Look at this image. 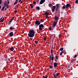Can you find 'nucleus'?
<instances>
[{"instance_id":"1","label":"nucleus","mask_w":78,"mask_h":78,"mask_svg":"<svg viewBox=\"0 0 78 78\" xmlns=\"http://www.w3.org/2000/svg\"><path fill=\"white\" fill-rule=\"evenodd\" d=\"M35 32L34 30H31L29 31V33L28 34V36L30 37V38H32L34 37L35 34Z\"/></svg>"},{"instance_id":"2","label":"nucleus","mask_w":78,"mask_h":78,"mask_svg":"<svg viewBox=\"0 0 78 78\" xmlns=\"http://www.w3.org/2000/svg\"><path fill=\"white\" fill-rule=\"evenodd\" d=\"M59 18L57 16H55V20L56 21L54 20V23H52V27H55L57 23V20H58Z\"/></svg>"},{"instance_id":"3","label":"nucleus","mask_w":78,"mask_h":78,"mask_svg":"<svg viewBox=\"0 0 78 78\" xmlns=\"http://www.w3.org/2000/svg\"><path fill=\"white\" fill-rule=\"evenodd\" d=\"M43 28H44V25L42 24H40L39 26V30H42Z\"/></svg>"},{"instance_id":"4","label":"nucleus","mask_w":78,"mask_h":78,"mask_svg":"<svg viewBox=\"0 0 78 78\" xmlns=\"http://www.w3.org/2000/svg\"><path fill=\"white\" fill-rule=\"evenodd\" d=\"M41 24V21H39L38 20H36L35 21V25H36L37 26V25L38 26H39Z\"/></svg>"},{"instance_id":"5","label":"nucleus","mask_w":78,"mask_h":78,"mask_svg":"<svg viewBox=\"0 0 78 78\" xmlns=\"http://www.w3.org/2000/svg\"><path fill=\"white\" fill-rule=\"evenodd\" d=\"M56 7L54 5L52 7V11L53 12H54L55 10V9H56Z\"/></svg>"},{"instance_id":"6","label":"nucleus","mask_w":78,"mask_h":78,"mask_svg":"<svg viewBox=\"0 0 78 78\" xmlns=\"http://www.w3.org/2000/svg\"><path fill=\"white\" fill-rule=\"evenodd\" d=\"M45 0H41L40 4H43L44 2H45Z\"/></svg>"},{"instance_id":"7","label":"nucleus","mask_w":78,"mask_h":78,"mask_svg":"<svg viewBox=\"0 0 78 78\" xmlns=\"http://www.w3.org/2000/svg\"><path fill=\"white\" fill-rule=\"evenodd\" d=\"M13 35L14 34L12 32H10L9 34V35L10 37H13Z\"/></svg>"},{"instance_id":"8","label":"nucleus","mask_w":78,"mask_h":78,"mask_svg":"<svg viewBox=\"0 0 78 78\" xmlns=\"http://www.w3.org/2000/svg\"><path fill=\"white\" fill-rule=\"evenodd\" d=\"M58 65L57 63L56 62H54V67L55 69L56 67Z\"/></svg>"},{"instance_id":"9","label":"nucleus","mask_w":78,"mask_h":78,"mask_svg":"<svg viewBox=\"0 0 78 78\" xmlns=\"http://www.w3.org/2000/svg\"><path fill=\"white\" fill-rule=\"evenodd\" d=\"M15 17H13V18H12V19H11V20H10L9 21L8 23L9 24H10V23H11V22H12V21H13V20L14 19Z\"/></svg>"},{"instance_id":"10","label":"nucleus","mask_w":78,"mask_h":78,"mask_svg":"<svg viewBox=\"0 0 78 78\" xmlns=\"http://www.w3.org/2000/svg\"><path fill=\"white\" fill-rule=\"evenodd\" d=\"M70 6H71V5H70V4H66V8H67L68 7H70Z\"/></svg>"},{"instance_id":"11","label":"nucleus","mask_w":78,"mask_h":78,"mask_svg":"<svg viewBox=\"0 0 78 78\" xmlns=\"http://www.w3.org/2000/svg\"><path fill=\"white\" fill-rule=\"evenodd\" d=\"M14 49L13 47H12L11 48H10V50L11 51H14Z\"/></svg>"},{"instance_id":"12","label":"nucleus","mask_w":78,"mask_h":78,"mask_svg":"<svg viewBox=\"0 0 78 78\" xmlns=\"http://www.w3.org/2000/svg\"><path fill=\"white\" fill-rule=\"evenodd\" d=\"M36 10H40V7L38 6L36 7Z\"/></svg>"},{"instance_id":"13","label":"nucleus","mask_w":78,"mask_h":78,"mask_svg":"<svg viewBox=\"0 0 78 78\" xmlns=\"http://www.w3.org/2000/svg\"><path fill=\"white\" fill-rule=\"evenodd\" d=\"M65 51L63 50H62V51H61V52L60 54V55H62V54H63V53H65Z\"/></svg>"},{"instance_id":"14","label":"nucleus","mask_w":78,"mask_h":78,"mask_svg":"<svg viewBox=\"0 0 78 78\" xmlns=\"http://www.w3.org/2000/svg\"><path fill=\"white\" fill-rule=\"evenodd\" d=\"M54 54L52 53V57H51V60H54Z\"/></svg>"},{"instance_id":"15","label":"nucleus","mask_w":78,"mask_h":78,"mask_svg":"<svg viewBox=\"0 0 78 78\" xmlns=\"http://www.w3.org/2000/svg\"><path fill=\"white\" fill-rule=\"evenodd\" d=\"M45 13V15L46 16H46H47L48 15H49V13L48 12H46L44 13Z\"/></svg>"},{"instance_id":"16","label":"nucleus","mask_w":78,"mask_h":78,"mask_svg":"<svg viewBox=\"0 0 78 78\" xmlns=\"http://www.w3.org/2000/svg\"><path fill=\"white\" fill-rule=\"evenodd\" d=\"M54 27H53V28H52L51 27H49L48 29L50 30H52L53 29Z\"/></svg>"},{"instance_id":"17","label":"nucleus","mask_w":78,"mask_h":78,"mask_svg":"<svg viewBox=\"0 0 78 78\" xmlns=\"http://www.w3.org/2000/svg\"><path fill=\"white\" fill-rule=\"evenodd\" d=\"M52 74L54 76V77L55 78H58V77H56L55 74L53 73Z\"/></svg>"},{"instance_id":"18","label":"nucleus","mask_w":78,"mask_h":78,"mask_svg":"<svg viewBox=\"0 0 78 78\" xmlns=\"http://www.w3.org/2000/svg\"><path fill=\"white\" fill-rule=\"evenodd\" d=\"M7 5V2H5L4 4V7H6V6Z\"/></svg>"},{"instance_id":"19","label":"nucleus","mask_w":78,"mask_h":78,"mask_svg":"<svg viewBox=\"0 0 78 78\" xmlns=\"http://www.w3.org/2000/svg\"><path fill=\"white\" fill-rule=\"evenodd\" d=\"M14 27H10L9 28V29L10 30H13V29H14Z\"/></svg>"},{"instance_id":"20","label":"nucleus","mask_w":78,"mask_h":78,"mask_svg":"<svg viewBox=\"0 0 78 78\" xmlns=\"http://www.w3.org/2000/svg\"><path fill=\"white\" fill-rule=\"evenodd\" d=\"M30 6H31V9H33L34 7V6L32 4H30Z\"/></svg>"},{"instance_id":"21","label":"nucleus","mask_w":78,"mask_h":78,"mask_svg":"<svg viewBox=\"0 0 78 78\" xmlns=\"http://www.w3.org/2000/svg\"><path fill=\"white\" fill-rule=\"evenodd\" d=\"M56 6L57 7V8L58 9H58L59 7V5L58 4H56Z\"/></svg>"},{"instance_id":"22","label":"nucleus","mask_w":78,"mask_h":78,"mask_svg":"<svg viewBox=\"0 0 78 78\" xmlns=\"http://www.w3.org/2000/svg\"><path fill=\"white\" fill-rule=\"evenodd\" d=\"M66 5H65L64 6H63L62 7V9H66Z\"/></svg>"},{"instance_id":"23","label":"nucleus","mask_w":78,"mask_h":78,"mask_svg":"<svg viewBox=\"0 0 78 78\" xmlns=\"http://www.w3.org/2000/svg\"><path fill=\"white\" fill-rule=\"evenodd\" d=\"M42 78H48V76H43V77H42Z\"/></svg>"},{"instance_id":"24","label":"nucleus","mask_w":78,"mask_h":78,"mask_svg":"<svg viewBox=\"0 0 78 78\" xmlns=\"http://www.w3.org/2000/svg\"><path fill=\"white\" fill-rule=\"evenodd\" d=\"M5 9V6H3V7H2V11H4V9Z\"/></svg>"},{"instance_id":"25","label":"nucleus","mask_w":78,"mask_h":78,"mask_svg":"<svg viewBox=\"0 0 78 78\" xmlns=\"http://www.w3.org/2000/svg\"><path fill=\"white\" fill-rule=\"evenodd\" d=\"M53 52V50L52 49H51V56H52V54Z\"/></svg>"},{"instance_id":"26","label":"nucleus","mask_w":78,"mask_h":78,"mask_svg":"<svg viewBox=\"0 0 78 78\" xmlns=\"http://www.w3.org/2000/svg\"><path fill=\"white\" fill-rule=\"evenodd\" d=\"M64 48H60V50L61 51H62V50H63Z\"/></svg>"},{"instance_id":"27","label":"nucleus","mask_w":78,"mask_h":78,"mask_svg":"<svg viewBox=\"0 0 78 78\" xmlns=\"http://www.w3.org/2000/svg\"><path fill=\"white\" fill-rule=\"evenodd\" d=\"M48 6L49 7H51V6H53V5L52 4H49Z\"/></svg>"},{"instance_id":"28","label":"nucleus","mask_w":78,"mask_h":78,"mask_svg":"<svg viewBox=\"0 0 78 78\" xmlns=\"http://www.w3.org/2000/svg\"><path fill=\"white\" fill-rule=\"evenodd\" d=\"M18 3V2H17L16 1V2H15L14 4V5H16V4H17Z\"/></svg>"},{"instance_id":"29","label":"nucleus","mask_w":78,"mask_h":78,"mask_svg":"<svg viewBox=\"0 0 78 78\" xmlns=\"http://www.w3.org/2000/svg\"><path fill=\"white\" fill-rule=\"evenodd\" d=\"M75 4H78V0H76V1Z\"/></svg>"},{"instance_id":"30","label":"nucleus","mask_w":78,"mask_h":78,"mask_svg":"<svg viewBox=\"0 0 78 78\" xmlns=\"http://www.w3.org/2000/svg\"><path fill=\"white\" fill-rule=\"evenodd\" d=\"M49 68L51 69H52V68H53V66H49Z\"/></svg>"},{"instance_id":"31","label":"nucleus","mask_w":78,"mask_h":78,"mask_svg":"<svg viewBox=\"0 0 78 78\" xmlns=\"http://www.w3.org/2000/svg\"><path fill=\"white\" fill-rule=\"evenodd\" d=\"M33 4H36V1H34L33 2Z\"/></svg>"},{"instance_id":"32","label":"nucleus","mask_w":78,"mask_h":78,"mask_svg":"<svg viewBox=\"0 0 78 78\" xmlns=\"http://www.w3.org/2000/svg\"><path fill=\"white\" fill-rule=\"evenodd\" d=\"M59 73H58L56 74V76H59Z\"/></svg>"},{"instance_id":"33","label":"nucleus","mask_w":78,"mask_h":78,"mask_svg":"<svg viewBox=\"0 0 78 78\" xmlns=\"http://www.w3.org/2000/svg\"><path fill=\"white\" fill-rule=\"evenodd\" d=\"M34 42L36 44H37V43H38V41H35Z\"/></svg>"},{"instance_id":"34","label":"nucleus","mask_w":78,"mask_h":78,"mask_svg":"<svg viewBox=\"0 0 78 78\" xmlns=\"http://www.w3.org/2000/svg\"><path fill=\"white\" fill-rule=\"evenodd\" d=\"M4 18H3L2 20H1V22H4Z\"/></svg>"},{"instance_id":"35","label":"nucleus","mask_w":78,"mask_h":78,"mask_svg":"<svg viewBox=\"0 0 78 78\" xmlns=\"http://www.w3.org/2000/svg\"><path fill=\"white\" fill-rule=\"evenodd\" d=\"M58 8L57 7H56V9H55V11L56 12H57L58 11Z\"/></svg>"},{"instance_id":"36","label":"nucleus","mask_w":78,"mask_h":78,"mask_svg":"<svg viewBox=\"0 0 78 78\" xmlns=\"http://www.w3.org/2000/svg\"><path fill=\"white\" fill-rule=\"evenodd\" d=\"M42 22H43L44 21V20H43V19H41L40 20Z\"/></svg>"},{"instance_id":"37","label":"nucleus","mask_w":78,"mask_h":78,"mask_svg":"<svg viewBox=\"0 0 78 78\" xmlns=\"http://www.w3.org/2000/svg\"><path fill=\"white\" fill-rule=\"evenodd\" d=\"M56 56V59H57V60H58V56H57L56 55H55Z\"/></svg>"},{"instance_id":"38","label":"nucleus","mask_w":78,"mask_h":78,"mask_svg":"<svg viewBox=\"0 0 78 78\" xmlns=\"http://www.w3.org/2000/svg\"><path fill=\"white\" fill-rule=\"evenodd\" d=\"M74 60H72L71 61V63H72V62H73V61H74Z\"/></svg>"},{"instance_id":"39","label":"nucleus","mask_w":78,"mask_h":78,"mask_svg":"<svg viewBox=\"0 0 78 78\" xmlns=\"http://www.w3.org/2000/svg\"><path fill=\"white\" fill-rule=\"evenodd\" d=\"M7 8L9 9V5H8V4H7Z\"/></svg>"},{"instance_id":"40","label":"nucleus","mask_w":78,"mask_h":78,"mask_svg":"<svg viewBox=\"0 0 78 78\" xmlns=\"http://www.w3.org/2000/svg\"><path fill=\"white\" fill-rule=\"evenodd\" d=\"M77 57V55H75L74 58H75L76 57Z\"/></svg>"},{"instance_id":"41","label":"nucleus","mask_w":78,"mask_h":78,"mask_svg":"<svg viewBox=\"0 0 78 78\" xmlns=\"http://www.w3.org/2000/svg\"><path fill=\"white\" fill-rule=\"evenodd\" d=\"M48 18H49V17H48V15H47L46 16V19H48Z\"/></svg>"},{"instance_id":"42","label":"nucleus","mask_w":78,"mask_h":78,"mask_svg":"<svg viewBox=\"0 0 78 78\" xmlns=\"http://www.w3.org/2000/svg\"><path fill=\"white\" fill-rule=\"evenodd\" d=\"M46 39H47L46 37H45L44 38V40H45V41L46 40Z\"/></svg>"},{"instance_id":"43","label":"nucleus","mask_w":78,"mask_h":78,"mask_svg":"<svg viewBox=\"0 0 78 78\" xmlns=\"http://www.w3.org/2000/svg\"><path fill=\"white\" fill-rule=\"evenodd\" d=\"M37 3L39 4V1L38 0H37Z\"/></svg>"},{"instance_id":"44","label":"nucleus","mask_w":78,"mask_h":78,"mask_svg":"<svg viewBox=\"0 0 78 78\" xmlns=\"http://www.w3.org/2000/svg\"><path fill=\"white\" fill-rule=\"evenodd\" d=\"M15 7H16V8H18V5H15Z\"/></svg>"},{"instance_id":"45","label":"nucleus","mask_w":78,"mask_h":78,"mask_svg":"<svg viewBox=\"0 0 78 78\" xmlns=\"http://www.w3.org/2000/svg\"><path fill=\"white\" fill-rule=\"evenodd\" d=\"M2 2V1L1 0L0 1V4H1Z\"/></svg>"},{"instance_id":"46","label":"nucleus","mask_w":78,"mask_h":78,"mask_svg":"<svg viewBox=\"0 0 78 78\" xmlns=\"http://www.w3.org/2000/svg\"><path fill=\"white\" fill-rule=\"evenodd\" d=\"M28 23L29 24H31V22H30V21H28Z\"/></svg>"},{"instance_id":"47","label":"nucleus","mask_w":78,"mask_h":78,"mask_svg":"<svg viewBox=\"0 0 78 78\" xmlns=\"http://www.w3.org/2000/svg\"><path fill=\"white\" fill-rule=\"evenodd\" d=\"M23 1H21V0L20 4H22L23 3Z\"/></svg>"},{"instance_id":"48","label":"nucleus","mask_w":78,"mask_h":78,"mask_svg":"<svg viewBox=\"0 0 78 78\" xmlns=\"http://www.w3.org/2000/svg\"><path fill=\"white\" fill-rule=\"evenodd\" d=\"M14 12H15L16 13H17V10H15L14 11Z\"/></svg>"},{"instance_id":"49","label":"nucleus","mask_w":78,"mask_h":78,"mask_svg":"<svg viewBox=\"0 0 78 78\" xmlns=\"http://www.w3.org/2000/svg\"><path fill=\"white\" fill-rule=\"evenodd\" d=\"M58 38H60V34L58 35Z\"/></svg>"},{"instance_id":"50","label":"nucleus","mask_w":78,"mask_h":78,"mask_svg":"<svg viewBox=\"0 0 78 78\" xmlns=\"http://www.w3.org/2000/svg\"><path fill=\"white\" fill-rule=\"evenodd\" d=\"M52 58H51H51H50V60L51 61V59H52Z\"/></svg>"},{"instance_id":"51","label":"nucleus","mask_w":78,"mask_h":78,"mask_svg":"<svg viewBox=\"0 0 78 78\" xmlns=\"http://www.w3.org/2000/svg\"><path fill=\"white\" fill-rule=\"evenodd\" d=\"M7 3H8V4H9V1H8V2H7Z\"/></svg>"},{"instance_id":"52","label":"nucleus","mask_w":78,"mask_h":78,"mask_svg":"<svg viewBox=\"0 0 78 78\" xmlns=\"http://www.w3.org/2000/svg\"><path fill=\"white\" fill-rule=\"evenodd\" d=\"M61 14H63V12H61Z\"/></svg>"},{"instance_id":"53","label":"nucleus","mask_w":78,"mask_h":78,"mask_svg":"<svg viewBox=\"0 0 78 78\" xmlns=\"http://www.w3.org/2000/svg\"><path fill=\"white\" fill-rule=\"evenodd\" d=\"M51 57V55H50L49 56V58H50Z\"/></svg>"},{"instance_id":"54","label":"nucleus","mask_w":78,"mask_h":78,"mask_svg":"<svg viewBox=\"0 0 78 78\" xmlns=\"http://www.w3.org/2000/svg\"><path fill=\"white\" fill-rule=\"evenodd\" d=\"M2 20H1V18H0V22H2Z\"/></svg>"},{"instance_id":"55","label":"nucleus","mask_w":78,"mask_h":78,"mask_svg":"<svg viewBox=\"0 0 78 78\" xmlns=\"http://www.w3.org/2000/svg\"><path fill=\"white\" fill-rule=\"evenodd\" d=\"M21 2V0H20V1H19V2Z\"/></svg>"},{"instance_id":"56","label":"nucleus","mask_w":78,"mask_h":78,"mask_svg":"<svg viewBox=\"0 0 78 78\" xmlns=\"http://www.w3.org/2000/svg\"><path fill=\"white\" fill-rule=\"evenodd\" d=\"M6 10H7L6 8H5V11Z\"/></svg>"},{"instance_id":"57","label":"nucleus","mask_w":78,"mask_h":78,"mask_svg":"<svg viewBox=\"0 0 78 78\" xmlns=\"http://www.w3.org/2000/svg\"><path fill=\"white\" fill-rule=\"evenodd\" d=\"M55 34H54V38H55Z\"/></svg>"},{"instance_id":"58","label":"nucleus","mask_w":78,"mask_h":78,"mask_svg":"<svg viewBox=\"0 0 78 78\" xmlns=\"http://www.w3.org/2000/svg\"><path fill=\"white\" fill-rule=\"evenodd\" d=\"M2 7V6H0V10Z\"/></svg>"},{"instance_id":"59","label":"nucleus","mask_w":78,"mask_h":78,"mask_svg":"<svg viewBox=\"0 0 78 78\" xmlns=\"http://www.w3.org/2000/svg\"><path fill=\"white\" fill-rule=\"evenodd\" d=\"M53 35V34L52 35H51V37H52Z\"/></svg>"},{"instance_id":"60","label":"nucleus","mask_w":78,"mask_h":78,"mask_svg":"<svg viewBox=\"0 0 78 78\" xmlns=\"http://www.w3.org/2000/svg\"><path fill=\"white\" fill-rule=\"evenodd\" d=\"M15 10H16V7H15Z\"/></svg>"},{"instance_id":"61","label":"nucleus","mask_w":78,"mask_h":78,"mask_svg":"<svg viewBox=\"0 0 78 78\" xmlns=\"http://www.w3.org/2000/svg\"><path fill=\"white\" fill-rule=\"evenodd\" d=\"M18 0H16V2H18Z\"/></svg>"},{"instance_id":"62","label":"nucleus","mask_w":78,"mask_h":78,"mask_svg":"<svg viewBox=\"0 0 78 78\" xmlns=\"http://www.w3.org/2000/svg\"><path fill=\"white\" fill-rule=\"evenodd\" d=\"M2 18H1V20H2Z\"/></svg>"},{"instance_id":"63","label":"nucleus","mask_w":78,"mask_h":78,"mask_svg":"<svg viewBox=\"0 0 78 78\" xmlns=\"http://www.w3.org/2000/svg\"><path fill=\"white\" fill-rule=\"evenodd\" d=\"M17 25V24H16V25Z\"/></svg>"},{"instance_id":"64","label":"nucleus","mask_w":78,"mask_h":78,"mask_svg":"<svg viewBox=\"0 0 78 78\" xmlns=\"http://www.w3.org/2000/svg\"><path fill=\"white\" fill-rule=\"evenodd\" d=\"M7 1H9V0H7Z\"/></svg>"}]
</instances>
